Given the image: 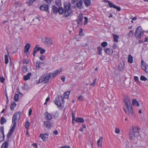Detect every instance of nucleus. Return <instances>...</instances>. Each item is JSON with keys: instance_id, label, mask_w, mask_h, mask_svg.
Returning a JSON list of instances; mask_svg holds the SVG:
<instances>
[{"instance_id": "f257e3e1", "label": "nucleus", "mask_w": 148, "mask_h": 148, "mask_svg": "<svg viewBox=\"0 0 148 148\" xmlns=\"http://www.w3.org/2000/svg\"><path fill=\"white\" fill-rule=\"evenodd\" d=\"M64 8L62 7L59 8V13L60 14H63L65 17L69 16L72 13V7L71 3L66 2L64 3Z\"/></svg>"}, {"instance_id": "f03ea898", "label": "nucleus", "mask_w": 148, "mask_h": 148, "mask_svg": "<svg viewBox=\"0 0 148 148\" xmlns=\"http://www.w3.org/2000/svg\"><path fill=\"white\" fill-rule=\"evenodd\" d=\"M124 101L127 108V110L125 108L123 109L126 114L129 116L133 115V111L130 100L128 98L125 97L124 99Z\"/></svg>"}, {"instance_id": "7ed1b4c3", "label": "nucleus", "mask_w": 148, "mask_h": 148, "mask_svg": "<svg viewBox=\"0 0 148 148\" xmlns=\"http://www.w3.org/2000/svg\"><path fill=\"white\" fill-rule=\"evenodd\" d=\"M140 129L138 127L133 126L130 133V137L132 140H134L139 136Z\"/></svg>"}, {"instance_id": "20e7f679", "label": "nucleus", "mask_w": 148, "mask_h": 148, "mask_svg": "<svg viewBox=\"0 0 148 148\" xmlns=\"http://www.w3.org/2000/svg\"><path fill=\"white\" fill-rule=\"evenodd\" d=\"M144 34V31L142 29L141 26L137 27L135 32V36L136 38H141Z\"/></svg>"}, {"instance_id": "39448f33", "label": "nucleus", "mask_w": 148, "mask_h": 148, "mask_svg": "<svg viewBox=\"0 0 148 148\" xmlns=\"http://www.w3.org/2000/svg\"><path fill=\"white\" fill-rule=\"evenodd\" d=\"M64 102V98L62 96H60L56 97L54 101L56 105L58 106H61L62 103Z\"/></svg>"}, {"instance_id": "423d86ee", "label": "nucleus", "mask_w": 148, "mask_h": 148, "mask_svg": "<svg viewBox=\"0 0 148 148\" xmlns=\"http://www.w3.org/2000/svg\"><path fill=\"white\" fill-rule=\"evenodd\" d=\"M42 41L45 45H47L50 46L52 45V41L50 37H45L42 38Z\"/></svg>"}, {"instance_id": "0eeeda50", "label": "nucleus", "mask_w": 148, "mask_h": 148, "mask_svg": "<svg viewBox=\"0 0 148 148\" xmlns=\"http://www.w3.org/2000/svg\"><path fill=\"white\" fill-rule=\"evenodd\" d=\"M72 123L73 124H74V121L78 123H83L84 122V120L82 118L77 117L75 119V116L73 112L72 113Z\"/></svg>"}, {"instance_id": "6e6552de", "label": "nucleus", "mask_w": 148, "mask_h": 148, "mask_svg": "<svg viewBox=\"0 0 148 148\" xmlns=\"http://www.w3.org/2000/svg\"><path fill=\"white\" fill-rule=\"evenodd\" d=\"M45 66V64L39 60L36 61V69L39 70L40 69H42Z\"/></svg>"}, {"instance_id": "1a4fd4ad", "label": "nucleus", "mask_w": 148, "mask_h": 148, "mask_svg": "<svg viewBox=\"0 0 148 148\" xmlns=\"http://www.w3.org/2000/svg\"><path fill=\"white\" fill-rule=\"evenodd\" d=\"M0 143L4 140L5 136L4 133V127L1 126L0 127Z\"/></svg>"}, {"instance_id": "9d476101", "label": "nucleus", "mask_w": 148, "mask_h": 148, "mask_svg": "<svg viewBox=\"0 0 148 148\" xmlns=\"http://www.w3.org/2000/svg\"><path fill=\"white\" fill-rule=\"evenodd\" d=\"M43 76L45 80V83H47L49 82V80L52 78V75L51 73H49L46 75H43Z\"/></svg>"}, {"instance_id": "9b49d317", "label": "nucleus", "mask_w": 148, "mask_h": 148, "mask_svg": "<svg viewBox=\"0 0 148 148\" xmlns=\"http://www.w3.org/2000/svg\"><path fill=\"white\" fill-rule=\"evenodd\" d=\"M44 124L45 127L47 128H51L52 127L51 123L47 121H44Z\"/></svg>"}, {"instance_id": "f8f14e48", "label": "nucleus", "mask_w": 148, "mask_h": 148, "mask_svg": "<svg viewBox=\"0 0 148 148\" xmlns=\"http://www.w3.org/2000/svg\"><path fill=\"white\" fill-rule=\"evenodd\" d=\"M49 9L48 5L46 4H44L40 6V9L41 10L46 12L48 11Z\"/></svg>"}, {"instance_id": "ddd939ff", "label": "nucleus", "mask_w": 148, "mask_h": 148, "mask_svg": "<svg viewBox=\"0 0 148 148\" xmlns=\"http://www.w3.org/2000/svg\"><path fill=\"white\" fill-rule=\"evenodd\" d=\"M78 20L77 21V24L81 25L83 20V15L82 14H80L78 16Z\"/></svg>"}, {"instance_id": "4468645a", "label": "nucleus", "mask_w": 148, "mask_h": 148, "mask_svg": "<svg viewBox=\"0 0 148 148\" xmlns=\"http://www.w3.org/2000/svg\"><path fill=\"white\" fill-rule=\"evenodd\" d=\"M44 115L45 119L47 120H51L52 118V116L50 114H49L47 112H45L44 114Z\"/></svg>"}, {"instance_id": "2eb2a0df", "label": "nucleus", "mask_w": 148, "mask_h": 148, "mask_svg": "<svg viewBox=\"0 0 148 148\" xmlns=\"http://www.w3.org/2000/svg\"><path fill=\"white\" fill-rule=\"evenodd\" d=\"M104 50L106 53L110 55L112 54L113 52V50L110 49L109 48H107L106 49V48H105L104 49Z\"/></svg>"}, {"instance_id": "dca6fc26", "label": "nucleus", "mask_w": 148, "mask_h": 148, "mask_svg": "<svg viewBox=\"0 0 148 148\" xmlns=\"http://www.w3.org/2000/svg\"><path fill=\"white\" fill-rule=\"evenodd\" d=\"M103 139V137H101L98 140L97 142V145L98 147H102V143Z\"/></svg>"}, {"instance_id": "f3484780", "label": "nucleus", "mask_w": 148, "mask_h": 148, "mask_svg": "<svg viewBox=\"0 0 148 148\" xmlns=\"http://www.w3.org/2000/svg\"><path fill=\"white\" fill-rule=\"evenodd\" d=\"M83 1L80 0L76 3V5L77 8L79 9H81L83 8Z\"/></svg>"}, {"instance_id": "a211bd4d", "label": "nucleus", "mask_w": 148, "mask_h": 148, "mask_svg": "<svg viewBox=\"0 0 148 148\" xmlns=\"http://www.w3.org/2000/svg\"><path fill=\"white\" fill-rule=\"evenodd\" d=\"M40 49H41V48L40 47H38V46L37 45H36L35 46V47L33 49V55L34 56H35L36 53L37 51H40Z\"/></svg>"}, {"instance_id": "6ab92c4d", "label": "nucleus", "mask_w": 148, "mask_h": 148, "mask_svg": "<svg viewBox=\"0 0 148 148\" xmlns=\"http://www.w3.org/2000/svg\"><path fill=\"white\" fill-rule=\"evenodd\" d=\"M30 47V44L29 43L27 44L24 47V52L25 53H27L29 51Z\"/></svg>"}, {"instance_id": "aec40b11", "label": "nucleus", "mask_w": 148, "mask_h": 148, "mask_svg": "<svg viewBox=\"0 0 148 148\" xmlns=\"http://www.w3.org/2000/svg\"><path fill=\"white\" fill-rule=\"evenodd\" d=\"M110 8H113L114 9H115L119 11H120L121 10L120 7H118L115 5L113 3L110 4Z\"/></svg>"}, {"instance_id": "412c9836", "label": "nucleus", "mask_w": 148, "mask_h": 148, "mask_svg": "<svg viewBox=\"0 0 148 148\" xmlns=\"http://www.w3.org/2000/svg\"><path fill=\"white\" fill-rule=\"evenodd\" d=\"M17 120V114L14 113L13 115L12 118V123H15V124H16Z\"/></svg>"}, {"instance_id": "4be33fe9", "label": "nucleus", "mask_w": 148, "mask_h": 148, "mask_svg": "<svg viewBox=\"0 0 148 148\" xmlns=\"http://www.w3.org/2000/svg\"><path fill=\"white\" fill-rule=\"evenodd\" d=\"M84 4L86 6L88 7L91 4V0H83Z\"/></svg>"}, {"instance_id": "5701e85b", "label": "nucleus", "mask_w": 148, "mask_h": 148, "mask_svg": "<svg viewBox=\"0 0 148 148\" xmlns=\"http://www.w3.org/2000/svg\"><path fill=\"white\" fill-rule=\"evenodd\" d=\"M8 141H5L2 145L1 148H7L8 147Z\"/></svg>"}, {"instance_id": "b1692460", "label": "nucleus", "mask_w": 148, "mask_h": 148, "mask_svg": "<svg viewBox=\"0 0 148 148\" xmlns=\"http://www.w3.org/2000/svg\"><path fill=\"white\" fill-rule=\"evenodd\" d=\"M61 72V70H57L55 71L54 73H51L52 75V77H53L56 76Z\"/></svg>"}, {"instance_id": "393cba45", "label": "nucleus", "mask_w": 148, "mask_h": 148, "mask_svg": "<svg viewBox=\"0 0 148 148\" xmlns=\"http://www.w3.org/2000/svg\"><path fill=\"white\" fill-rule=\"evenodd\" d=\"M148 66L147 64L143 60H141V67L142 69L145 68V67H147Z\"/></svg>"}, {"instance_id": "a878e982", "label": "nucleus", "mask_w": 148, "mask_h": 148, "mask_svg": "<svg viewBox=\"0 0 148 148\" xmlns=\"http://www.w3.org/2000/svg\"><path fill=\"white\" fill-rule=\"evenodd\" d=\"M59 8L56 7L55 5L52 6V10L53 13L54 14H56L58 12H59Z\"/></svg>"}, {"instance_id": "bb28decb", "label": "nucleus", "mask_w": 148, "mask_h": 148, "mask_svg": "<svg viewBox=\"0 0 148 148\" xmlns=\"http://www.w3.org/2000/svg\"><path fill=\"white\" fill-rule=\"evenodd\" d=\"M16 103L14 101L12 102L10 105V109L12 110H14L16 106Z\"/></svg>"}, {"instance_id": "cd10ccee", "label": "nucleus", "mask_w": 148, "mask_h": 148, "mask_svg": "<svg viewBox=\"0 0 148 148\" xmlns=\"http://www.w3.org/2000/svg\"><path fill=\"white\" fill-rule=\"evenodd\" d=\"M113 37L114 38V41L116 42H118V39L119 38V36L116 34H112Z\"/></svg>"}, {"instance_id": "c85d7f7f", "label": "nucleus", "mask_w": 148, "mask_h": 148, "mask_svg": "<svg viewBox=\"0 0 148 148\" xmlns=\"http://www.w3.org/2000/svg\"><path fill=\"white\" fill-rule=\"evenodd\" d=\"M31 75V73H29L26 75H25L23 77L25 81H27L30 78V76Z\"/></svg>"}, {"instance_id": "c756f323", "label": "nucleus", "mask_w": 148, "mask_h": 148, "mask_svg": "<svg viewBox=\"0 0 148 148\" xmlns=\"http://www.w3.org/2000/svg\"><path fill=\"white\" fill-rule=\"evenodd\" d=\"M43 82H44L45 83V80L44 78L42 76V77H40L39 79L36 82V84H38L40 83H42Z\"/></svg>"}, {"instance_id": "7c9ffc66", "label": "nucleus", "mask_w": 148, "mask_h": 148, "mask_svg": "<svg viewBox=\"0 0 148 148\" xmlns=\"http://www.w3.org/2000/svg\"><path fill=\"white\" fill-rule=\"evenodd\" d=\"M133 57L130 55H128V62L130 63H132L133 62Z\"/></svg>"}, {"instance_id": "2f4dec72", "label": "nucleus", "mask_w": 148, "mask_h": 148, "mask_svg": "<svg viewBox=\"0 0 148 148\" xmlns=\"http://www.w3.org/2000/svg\"><path fill=\"white\" fill-rule=\"evenodd\" d=\"M118 70L120 71H122L124 69V65L122 64H120L118 66Z\"/></svg>"}, {"instance_id": "473e14b6", "label": "nucleus", "mask_w": 148, "mask_h": 148, "mask_svg": "<svg viewBox=\"0 0 148 148\" xmlns=\"http://www.w3.org/2000/svg\"><path fill=\"white\" fill-rule=\"evenodd\" d=\"M132 103L134 105H136L137 106H138L139 105V103L138 101H137L136 99H133L132 100Z\"/></svg>"}, {"instance_id": "72a5a7b5", "label": "nucleus", "mask_w": 148, "mask_h": 148, "mask_svg": "<svg viewBox=\"0 0 148 148\" xmlns=\"http://www.w3.org/2000/svg\"><path fill=\"white\" fill-rule=\"evenodd\" d=\"M70 93V92L69 91L64 92V97L65 99H68Z\"/></svg>"}, {"instance_id": "f704fd0d", "label": "nucleus", "mask_w": 148, "mask_h": 148, "mask_svg": "<svg viewBox=\"0 0 148 148\" xmlns=\"http://www.w3.org/2000/svg\"><path fill=\"white\" fill-rule=\"evenodd\" d=\"M52 116L54 118H58L59 116L58 112H54L52 113Z\"/></svg>"}, {"instance_id": "c9c22d12", "label": "nucleus", "mask_w": 148, "mask_h": 148, "mask_svg": "<svg viewBox=\"0 0 148 148\" xmlns=\"http://www.w3.org/2000/svg\"><path fill=\"white\" fill-rule=\"evenodd\" d=\"M6 120L3 117H1L0 122L1 123V125H3L4 123H6Z\"/></svg>"}, {"instance_id": "e433bc0d", "label": "nucleus", "mask_w": 148, "mask_h": 148, "mask_svg": "<svg viewBox=\"0 0 148 148\" xmlns=\"http://www.w3.org/2000/svg\"><path fill=\"white\" fill-rule=\"evenodd\" d=\"M22 70L23 72L26 73L27 71V67L26 66H23L22 67Z\"/></svg>"}, {"instance_id": "4c0bfd02", "label": "nucleus", "mask_w": 148, "mask_h": 148, "mask_svg": "<svg viewBox=\"0 0 148 148\" xmlns=\"http://www.w3.org/2000/svg\"><path fill=\"white\" fill-rule=\"evenodd\" d=\"M40 137L41 138L43 141L46 140L47 139V138L44 136L43 134H40Z\"/></svg>"}, {"instance_id": "58836bf2", "label": "nucleus", "mask_w": 148, "mask_h": 148, "mask_svg": "<svg viewBox=\"0 0 148 148\" xmlns=\"http://www.w3.org/2000/svg\"><path fill=\"white\" fill-rule=\"evenodd\" d=\"M36 0H28L27 1V4L29 6L31 5Z\"/></svg>"}, {"instance_id": "ea45409f", "label": "nucleus", "mask_w": 148, "mask_h": 148, "mask_svg": "<svg viewBox=\"0 0 148 148\" xmlns=\"http://www.w3.org/2000/svg\"><path fill=\"white\" fill-rule=\"evenodd\" d=\"M97 49L98 51L99 52L98 54L100 55H101V51L102 50V48L100 46H99L97 48Z\"/></svg>"}, {"instance_id": "a19ab883", "label": "nucleus", "mask_w": 148, "mask_h": 148, "mask_svg": "<svg viewBox=\"0 0 148 148\" xmlns=\"http://www.w3.org/2000/svg\"><path fill=\"white\" fill-rule=\"evenodd\" d=\"M134 34V31L132 30H131L128 33V36L129 37H131L133 36Z\"/></svg>"}, {"instance_id": "79ce46f5", "label": "nucleus", "mask_w": 148, "mask_h": 148, "mask_svg": "<svg viewBox=\"0 0 148 148\" xmlns=\"http://www.w3.org/2000/svg\"><path fill=\"white\" fill-rule=\"evenodd\" d=\"M5 64H7L8 62V57L7 55H5Z\"/></svg>"}, {"instance_id": "37998d69", "label": "nucleus", "mask_w": 148, "mask_h": 148, "mask_svg": "<svg viewBox=\"0 0 148 148\" xmlns=\"http://www.w3.org/2000/svg\"><path fill=\"white\" fill-rule=\"evenodd\" d=\"M19 95L18 94H15L14 96V100L15 101H16L18 100V99Z\"/></svg>"}, {"instance_id": "c03bdc74", "label": "nucleus", "mask_w": 148, "mask_h": 148, "mask_svg": "<svg viewBox=\"0 0 148 148\" xmlns=\"http://www.w3.org/2000/svg\"><path fill=\"white\" fill-rule=\"evenodd\" d=\"M134 80L135 82H136L138 84H140V82L139 80V79L137 76H134Z\"/></svg>"}, {"instance_id": "a18cd8bd", "label": "nucleus", "mask_w": 148, "mask_h": 148, "mask_svg": "<svg viewBox=\"0 0 148 148\" xmlns=\"http://www.w3.org/2000/svg\"><path fill=\"white\" fill-rule=\"evenodd\" d=\"M30 123L28 121L26 122L25 124V128L26 129H28L29 128Z\"/></svg>"}, {"instance_id": "49530a36", "label": "nucleus", "mask_w": 148, "mask_h": 148, "mask_svg": "<svg viewBox=\"0 0 148 148\" xmlns=\"http://www.w3.org/2000/svg\"><path fill=\"white\" fill-rule=\"evenodd\" d=\"M140 79L141 80L144 81H146L147 80V78L144 76H141Z\"/></svg>"}, {"instance_id": "de8ad7c7", "label": "nucleus", "mask_w": 148, "mask_h": 148, "mask_svg": "<svg viewBox=\"0 0 148 148\" xmlns=\"http://www.w3.org/2000/svg\"><path fill=\"white\" fill-rule=\"evenodd\" d=\"M107 43L106 42H104L101 44V45L102 47H105L107 45Z\"/></svg>"}, {"instance_id": "09e8293b", "label": "nucleus", "mask_w": 148, "mask_h": 148, "mask_svg": "<svg viewBox=\"0 0 148 148\" xmlns=\"http://www.w3.org/2000/svg\"><path fill=\"white\" fill-rule=\"evenodd\" d=\"M78 100L80 101H82L84 100L83 97L82 96H79L77 98Z\"/></svg>"}, {"instance_id": "8fccbe9b", "label": "nucleus", "mask_w": 148, "mask_h": 148, "mask_svg": "<svg viewBox=\"0 0 148 148\" xmlns=\"http://www.w3.org/2000/svg\"><path fill=\"white\" fill-rule=\"evenodd\" d=\"M84 18L85 19V21L84 23V25H86L88 22V18L86 17H84Z\"/></svg>"}, {"instance_id": "3c124183", "label": "nucleus", "mask_w": 148, "mask_h": 148, "mask_svg": "<svg viewBox=\"0 0 148 148\" xmlns=\"http://www.w3.org/2000/svg\"><path fill=\"white\" fill-rule=\"evenodd\" d=\"M115 132L116 134H119L120 132V130L119 128L116 127L115 128Z\"/></svg>"}, {"instance_id": "603ef678", "label": "nucleus", "mask_w": 148, "mask_h": 148, "mask_svg": "<svg viewBox=\"0 0 148 148\" xmlns=\"http://www.w3.org/2000/svg\"><path fill=\"white\" fill-rule=\"evenodd\" d=\"M103 1L105 3H108V5L110 7V4H111L112 3L111 2L109 1L108 0H103Z\"/></svg>"}, {"instance_id": "864d4df0", "label": "nucleus", "mask_w": 148, "mask_h": 148, "mask_svg": "<svg viewBox=\"0 0 148 148\" xmlns=\"http://www.w3.org/2000/svg\"><path fill=\"white\" fill-rule=\"evenodd\" d=\"M28 87L27 85L25 84L23 88V89L25 90H28Z\"/></svg>"}, {"instance_id": "5fc2aeb1", "label": "nucleus", "mask_w": 148, "mask_h": 148, "mask_svg": "<svg viewBox=\"0 0 148 148\" xmlns=\"http://www.w3.org/2000/svg\"><path fill=\"white\" fill-rule=\"evenodd\" d=\"M16 124H15V123H13V125L11 127L10 129L12 130H14L15 127H16Z\"/></svg>"}, {"instance_id": "6e6d98bb", "label": "nucleus", "mask_w": 148, "mask_h": 148, "mask_svg": "<svg viewBox=\"0 0 148 148\" xmlns=\"http://www.w3.org/2000/svg\"><path fill=\"white\" fill-rule=\"evenodd\" d=\"M40 53L41 54H42L44 53L45 52V50L44 49H41L40 50Z\"/></svg>"}, {"instance_id": "4d7b16f0", "label": "nucleus", "mask_w": 148, "mask_h": 148, "mask_svg": "<svg viewBox=\"0 0 148 148\" xmlns=\"http://www.w3.org/2000/svg\"><path fill=\"white\" fill-rule=\"evenodd\" d=\"M46 2L49 4H50L51 3V2L53 0H44Z\"/></svg>"}, {"instance_id": "13d9d810", "label": "nucleus", "mask_w": 148, "mask_h": 148, "mask_svg": "<svg viewBox=\"0 0 148 148\" xmlns=\"http://www.w3.org/2000/svg\"><path fill=\"white\" fill-rule=\"evenodd\" d=\"M12 134H10V133H8L7 136V138L8 139V140H7V141H9L8 139L11 136Z\"/></svg>"}, {"instance_id": "bf43d9fd", "label": "nucleus", "mask_w": 148, "mask_h": 148, "mask_svg": "<svg viewBox=\"0 0 148 148\" xmlns=\"http://www.w3.org/2000/svg\"><path fill=\"white\" fill-rule=\"evenodd\" d=\"M5 80V79L3 77H0V81L1 83H3Z\"/></svg>"}, {"instance_id": "052dcab7", "label": "nucleus", "mask_w": 148, "mask_h": 148, "mask_svg": "<svg viewBox=\"0 0 148 148\" xmlns=\"http://www.w3.org/2000/svg\"><path fill=\"white\" fill-rule=\"evenodd\" d=\"M23 64H28L29 63V61L27 59H25L23 60Z\"/></svg>"}, {"instance_id": "680f3d73", "label": "nucleus", "mask_w": 148, "mask_h": 148, "mask_svg": "<svg viewBox=\"0 0 148 148\" xmlns=\"http://www.w3.org/2000/svg\"><path fill=\"white\" fill-rule=\"evenodd\" d=\"M41 60H43L45 59V57L43 55H41L39 58Z\"/></svg>"}, {"instance_id": "e2e57ef3", "label": "nucleus", "mask_w": 148, "mask_h": 148, "mask_svg": "<svg viewBox=\"0 0 148 148\" xmlns=\"http://www.w3.org/2000/svg\"><path fill=\"white\" fill-rule=\"evenodd\" d=\"M96 79H95L94 80H93V82L92 83H91L90 84V85L91 86H94L95 84L96 83Z\"/></svg>"}, {"instance_id": "0e129e2a", "label": "nucleus", "mask_w": 148, "mask_h": 148, "mask_svg": "<svg viewBox=\"0 0 148 148\" xmlns=\"http://www.w3.org/2000/svg\"><path fill=\"white\" fill-rule=\"evenodd\" d=\"M117 45L115 43H114V44L112 46V48L113 49H115L116 48Z\"/></svg>"}, {"instance_id": "69168bd1", "label": "nucleus", "mask_w": 148, "mask_h": 148, "mask_svg": "<svg viewBox=\"0 0 148 148\" xmlns=\"http://www.w3.org/2000/svg\"><path fill=\"white\" fill-rule=\"evenodd\" d=\"M32 110L31 108L29 109L28 112V115L30 116L31 115L32 113Z\"/></svg>"}, {"instance_id": "338daca9", "label": "nucleus", "mask_w": 148, "mask_h": 148, "mask_svg": "<svg viewBox=\"0 0 148 148\" xmlns=\"http://www.w3.org/2000/svg\"><path fill=\"white\" fill-rule=\"evenodd\" d=\"M53 133L55 135H57L58 134V132L57 130H56L53 131Z\"/></svg>"}, {"instance_id": "774afa93", "label": "nucleus", "mask_w": 148, "mask_h": 148, "mask_svg": "<svg viewBox=\"0 0 148 148\" xmlns=\"http://www.w3.org/2000/svg\"><path fill=\"white\" fill-rule=\"evenodd\" d=\"M14 131V130L10 129L8 132V133H10V134H12Z\"/></svg>"}]
</instances>
